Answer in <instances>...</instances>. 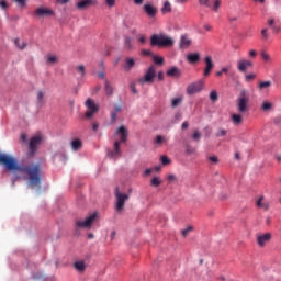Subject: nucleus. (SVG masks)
Listing matches in <instances>:
<instances>
[{
  "label": "nucleus",
  "mask_w": 281,
  "mask_h": 281,
  "mask_svg": "<svg viewBox=\"0 0 281 281\" xmlns=\"http://www.w3.org/2000/svg\"><path fill=\"white\" fill-rule=\"evenodd\" d=\"M70 146L74 153H78V150L82 149V140L80 138H75L71 140Z\"/></svg>",
  "instance_id": "aec40b11"
},
{
  "label": "nucleus",
  "mask_w": 281,
  "mask_h": 281,
  "mask_svg": "<svg viewBox=\"0 0 281 281\" xmlns=\"http://www.w3.org/2000/svg\"><path fill=\"white\" fill-rule=\"evenodd\" d=\"M218 8H221V0H215L213 4L214 12H218Z\"/></svg>",
  "instance_id": "3c124183"
},
{
  "label": "nucleus",
  "mask_w": 281,
  "mask_h": 281,
  "mask_svg": "<svg viewBox=\"0 0 281 281\" xmlns=\"http://www.w3.org/2000/svg\"><path fill=\"white\" fill-rule=\"evenodd\" d=\"M160 160L162 166H168V164H170V158H168V156H161Z\"/></svg>",
  "instance_id": "a18cd8bd"
},
{
  "label": "nucleus",
  "mask_w": 281,
  "mask_h": 281,
  "mask_svg": "<svg viewBox=\"0 0 281 281\" xmlns=\"http://www.w3.org/2000/svg\"><path fill=\"white\" fill-rule=\"evenodd\" d=\"M85 105L88 109L85 113V116L88 120H91V117H93V115H95V113L100 111V106H98V104H95V102L92 99H87Z\"/></svg>",
  "instance_id": "6e6552de"
},
{
  "label": "nucleus",
  "mask_w": 281,
  "mask_h": 281,
  "mask_svg": "<svg viewBox=\"0 0 281 281\" xmlns=\"http://www.w3.org/2000/svg\"><path fill=\"white\" fill-rule=\"evenodd\" d=\"M150 45L151 47H173L175 38L164 33L154 34L150 37Z\"/></svg>",
  "instance_id": "7ed1b4c3"
},
{
  "label": "nucleus",
  "mask_w": 281,
  "mask_h": 281,
  "mask_svg": "<svg viewBox=\"0 0 281 281\" xmlns=\"http://www.w3.org/2000/svg\"><path fill=\"white\" fill-rule=\"evenodd\" d=\"M156 77H157V79H158L159 82H164V80H165V75H164V71H162V70L158 71V74L156 75Z\"/></svg>",
  "instance_id": "8fccbe9b"
},
{
  "label": "nucleus",
  "mask_w": 281,
  "mask_h": 281,
  "mask_svg": "<svg viewBox=\"0 0 281 281\" xmlns=\"http://www.w3.org/2000/svg\"><path fill=\"white\" fill-rule=\"evenodd\" d=\"M183 103V97H177L175 99H171V109H177V106H180V104Z\"/></svg>",
  "instance_id": "bb28decb"
},
{
  "label": "nucleus",
  "mask_w": 281,
  "mask_h": 281,
  "mask_svg": "<svg viewBox=\"0 0 281 281\" xmlns=\"http://www.w3.org/2000/svg\"><path fill=\"white\" fill-rule=\"evenodd\" d=\"M47 63H49L50 65H54V63H58V57L55 55H50L47 57Z\"/></svg>",
  "instance_id": "58836bf2"
},
{
  "label": "nucleus",
  "mask_w": 281,
  "mask_h": 281,
  "mask_svg": "<svg viewBox=\"0 0 281 281\" xmlns=\"http://www.w3.org/2000/svg\"><path fill=\"white\" fill-rule=\"evenodd\" d=\"M91 5H98V0H81L77 2V10H89Z\"/></svg>",
  "instance_id": "4468645a"
},
{
  "label": "nucleus",
  "mask_w": 281,
  "mask_h": 281,
  "mask_svg": "<svg viewBox=\"0 0 281 281\" xmlns=\"http://www.w3.org/2000/svg\"><path fill=\"white\" fill-rule=\"evenodd\" d=\"M131 89L133 93L135 94L137 93V89L135 88L134 83L131 85Z\"/></svg>",
  "instance_id": "774afa93"
},
{
  "label": "nucleus",
  "mask_w": 281,
  "mask_h": 281,
  "mask_svg": "<svg viewBox=\"0 0 281 281\" xmlns=\"http://www.w3.org/2000/svg\"><path fill=\"white\" fill-rule=\"evenodd\" d=\"M203 87H205V82H203V80L192 82L187 87V94L194 95L196 93H201V91H203Z\"/></svg>",
  "instance_id": "1a4fd4ad"
},
{
  "label": "nucleus",
  "mask_w": 281,
  "mask_h": 281,
  "mask_svg": "<svg viewBox=\"0 0 281 281\" xmlns=\"http://www.w3.org/2000/svg\"><path fill=\"white\" fill-rule=\"evenodd\" d=\"M256 78V74H248L245 76L246 82H251Z\"/></svg>",
  "instance_id": "09e8293b"
},
{
  "label": "nucleus",
  "mask_w": 281,
  "mask_h": 281,
  "mask_svg": "<svg viewBox=\"0 0 281 281\" xmlns=\"http://www.w3.org/2000/svg\"><path fill=\"white\" fill-rule=\"evenodd\" d=\"M15 3H18L19 8H25L27 5V0H13Z\"/></svg>",
  "instance_id": "c03bdc74"
},
{
  "label": "nucleus",
  "mask_w": 281,
  "mask_h": 281,
  "mask_svg": "<svg viewBox=\"0 0 281 281\" xmlns=\"http://www.w3.org/2000/svg\"><path fill=\"white\" fill-rule=\"evenodd\" d=\"M261 58L265 63H271V56L265 50L261 52Z\"/></svg>",
  "instance_id": "c9c22d12"
},
{
  "label": "nucleus",
  "mask_w": 281,
  "mask_h": 281,
  "mask_svg": "<svg viewBox=\"0 0 281 281\" xmlns=\"http://www.w3.org/2000/svg\"><path fill=\"white\" fill-rule=\"evenodd\" d=\"M122 111V106L115 105L114 109L112 110L110 117H111V123L114 124L117 120V114Z\"/></svg>",
  "instance_id": "412c9836"
},
{
  "label": "nucleus",
  "mask_w": 281,
  "mask_h": 281,
  "mask_svg": "<svg viewBox=\"0 0 281 281\" xmlns=\"http://www.w3.org/2000/svg\"><path fill=\"white\" fill-rule=\"evenodd\" d=\"M115 135H120V140H115L113 150L108 153L109 158L114 160L122 157V148L120 147V144H126V142H128V130L125 126H120L115 131Z\"/></svg>",
  "instance_id": "f03ea898"
},
{
  "label": "nucleus",
  "mask_w": 281,
  "mask_h": 281,
  "mask_svg": "<svg viewBox=\"0 0 281 281\" xmlns=\"http://www.w3.org/2000/svg\"><path fill=\"white\" fill-rule=\"evenodd\" d=\"M142 54H143L144 56H150V55L153 54V52H150V50H148V49H143V50H142Z\"/></svg>",
  "instance_id": "052dcab7"
},
{
  "label": "nucleus",
  "mask_w": 281,
  "mask_h": 281,
  "mask_svg": "<svg viewBox=\"0 0 281 281\" xmlns=\"http://www.w3.org/2000/svg\"><path fill=\"white\" fill-rule=\"evenodd\" d=\"M95 218H98V213H93L85 221L76 220L74 225L75 231L78 233L80 229H91V225H93V221H95Z\"/></svg>",
  "instance_id": "39448f33"
},
{
  "label": "nucleus",
  "mask_w": 281,
  "mask_h": 281,
  "mask_svg": "<svg viewBox=\"0 0 281 281\" xmlns=\"http://www.w3.org/2000/svg\"><path fill=\"white\" fill-rule=\"evenodd\" d=\"M267 87H271V81H263L259 83V89H267Z\"/></svg>",
  "instance_id": "de8ad7c7"
},
{
  "label": "nucleus",
  "mask_w": 281,
  "mask_h": 281,
  "mask_svg": "<svg viewBox=\"0 0 281 281\" xmlns=\"http://www.w3.org/2000/svg\"><path fill=\"white\" fill-rule=\"evenodd\" d=\"M0 164H2L9 172L18 171L22 175H26L24 176V180L26 181L27 188L36 190V192H41V188L43 186V168H41V164L22 166L19 165L16 158L1 153Z\"/></svg>",
  "instance_id": "f257e3e1"
},
{
  "label": "nucleus",
  "mask_w": 281,
  "mask_h": 281,
  "mask_svg": "<svg viewBox=\"0 0 281 281\" xmlns=\"http://www.w3.org/2000/svg\"><path fill=\"white\" fill-rule=\"evenodd\" d=\"M262 111H271L273 109V104L271 102L265 101L261 105Z\"/></svg>",
  "instance_id": "473e14b6"
},
{
  "label": "nucleus",
  "mask_w": 281,
  "mask_h": 281,
  "mask_svg": "<svg viewBox=\"0 0 281 281\" xmlns=\"http://www.w3.org/2000/svg\"><path fill=\"white\" fill-rule=\"evenodd\" d=\"M199 3L204 8H212V3L210 2V0H199Z\"/></svg>",
  "instance_id": "ea45409f"
},
{
  "label": "nucleus",
  "mask_w": 281,
  "mask_h": 281,
  "mask_svg": "<svg viewBox=\"0 0 281 281\" xmlns=\"http://www.w3.org/2000/svg\"><path fill=\"white\" fill-rule=\"evenodd\" d=\"M262 199H265V198H263V196H260V198L257 200V207H265V210H269V206H268V205L262 204Z\"/></svg>",
  "instance_id": "79ce46f5"
},
{
  "label": "nucleus",
  "mask_w": 281,
  "mask_h": 281,
  "mask_svg": "<svg viewBox=\"0 0 281 281\" xmlns=\"http://www.w3.org/2000/svg\"><path fill=\"white\" fill-rule=\"evenodd\" d=\"M225 135H227V131H225V130H220L217 132V137H225Z\"/></svg>",
  "instance_id": "5fc2aeb1"
},
{
  "label": "nucleus",
  "mask_w": 281,
  "mask_h": 281,
  "mask_svg": "<svg viewBox=\"0 0 281 281\" xmlns=\"http://www.w3.org/2000/svg\"><path fill=\"white\" fill-rule=\"evenodd\" d=\"M210 100H212V102H216V100H218V92H216V90L211 91Z\"/></svg>",
  "instance_id": "4c0bfd02"
},
{
  "label": "nucleus",
  "mask_w": 281,
  "mask_h": 281,
  "mask_svg": "<svg viewBox=\"0 0 281 281\" xmlns=\"http://www.w3.org/2000/svg\"><path fill=\"white\" fill-rule=\"evenodd\" d=\"M227 71H229V69L227 67H223L221 70L216 72V76L221 77L223 76V74H227Z\"/></svg>",
  "instance_id": "603ef678"
},
{
  "label": "nucleus",
  "mask_w": 281,
  "mask_h": 281,
  "mask_svg": "<svg viewBox=\"0 0 281 281\" xmlns=\"http://www.w3.org/2000/svg\"><path fill=\"white\" fill-rule=\"evenodd\" d=\"M273 122H274L276 124H280V123H281V116L274 117V119H273Z\"/></svg>",
  "instance_id": "338daca9"
},
{
  "label": "nucleus",
  "mask_w": 281,
  "mask_h": 281,
  "mask_svg": "<svg viewBox=\"0 0 281 281\" xmlns=\"http://www.w3.org/2000/svg\"><path fill=\"white\" fill-rule=\"evenodd\" d=\"M168 181H177V176H175V175H169V176H168Z\"/></svg>",
  "instance_id": "e2e57ef3"
},
{
  "label": "nucleus",
  "mask_w": 281,
  "mask_h": 281,
  "mask_svg": "<svg viewBox=\"0 0 281 281\" xmlns=\"http://www.w3.org/2000/svg\"><path fill=\"white\" fill-rule=\"evenodd\" d=\"M237 110L239 113H247L249 111V91L246 89L240 90L237 98Z\"/></svg>",
  "instance_id": "20e7f679"
},
{
  "label": "nucleus",
  "mask_w": 281,
  "mask_h": 281,
  "mask_svg": "<svg viewBox=\"0 0 281 281\" xmlns=\"http://www.w3.org/2000/svg\"><path fill=\"white\" fill-rule=\"evenodd\" d=\"M268 25L272 30L273 34H278V32H280V26L276 24V19L268 20Z\"/></svg>",
  "instance_id": "b1692460"
},
{
  "label": "nucleus",
  "mask_w": 281,
  "mask_h": 281,
  "mask_svg": "<svg viewBox=\"0 0 281 281\" xmlns=\"http://www.w3.org/2000/svg\"><path fill=\"white\" fill-rule=\"evenodd\" d=\"M0 7H2L3 10H7V8H8V1H5V0H0Z\"/></svg>",
  "instance_id": "4d7b16f0"
},
{
  "label": "nucleus",
  "mask_w": 281,
  "mask_h": 281,
  "mask_svg": "<svg viewBox=\"0 0 281 281\" xmlns=\"http://www.w3.org/2000/svg\"><path fill=\"white\" fill-rule=\"evenodd\" d=\"M254 68V61L249 59H239L237 61V71L240 74H247V69Z\"/></svg>",
  "instance_id": "9d476101"
},
{
  "label": "nucleus",
  "mask_w": 281,
  "mask_h": 281,
  "mask_svg": "<svg viewBox=\"0 0 281 281\" xmlns=\"http://www.w3.org/2000/svg\"><path fill=\"white\" fill-rule=\"evenodd\" d=\"M249 56L250 58H256V56H258V53L256 50H250Z\"/></svg>",
  "instance_id": "680f3d73"
},
{
  "label": "nucleus",
  "mask_w": 281,
  "mask_h": 281,
  "mask_svg": "<svg viewBox=\"0 0 281 281\" xmlns=\"http://www.w3.org/2000/svg\"><path fill=\"white\" fill-rule=\"evenodd\" d=\"M54 14H55L54 10L47 9V8H43V7L37 8L35 10V15L40 16V19H43L45 16H54Z\"/></svg>",
  "instance_id": "2eb2a0df"
},
{
  "label": "nucleus",
  "mask_w": 281,
  "mask_h": 281,
  "mask_svg": "<svg viewBox=\"0 0 281 281\" xmlns=\"http://www.w3.org/2000/svg\"><path fill=\"white\" fill-rule=\"evenodd\" d=\"M162 142H166V137H164L161 135H157L155 140H154V144H157L158 146H161Z\"/></svg>",
  "instance_id": "e433bc0d"
},
{
  "label": "nucleus",
  "mask_w": 281,
  "mask_h": 281,
  "mask_svg": "<svg viewBox=\"0 0 281 281\" xmlns=\"http://www.w3.org/2000/svg\"><path fill=\"white\" fill-rule=\"evenodd\" d=\"M41 144L40 136H33L29 144L30 155H35L36 150H38V145Z\"/></svg>",
  "instance_id": "ddd939ff"
},
{
  "label": "nucleus",
  "mask_w": 281,
  "mask_h": 281,
  "mask_svg": "<svg viewBox=\"0 0 281 281\" xmlns=\"http://www.w3.org/2000/svg\"><path fill=\"white\" fill-rule=\"evenodd\" d=\"M19 179H21V176H14L12 179V186H14V183L19 181Z\"/></svg>",
  "instance_id": "69168bd1"
},
{
  "label": "nucleus",
  "mask_w": 281,
  "mask_h": 281,
  "mask_svg": "<svg viewBox=\"0 0 281 281\" xmlns=\"http://www.w3.org/2000/svg\"><path fill=\"white\" fill-rule=\"evenodd\" d=\"M166 74L169 78H181V69L177 66L169 68Z\"/></svg>",
  "instance_id": "dca6fc26"
},
{
  "label": "nucleus",
  "mask_w": 281,
  "mask_h": 281,
  "mask_svg": "<svg viewBox=\"0 0 281 281\" xmlns=\"http://www.w3.org/2000/svg\"><path fill=\"white\" fill-rule=\"evenodd\" d=\"M204 63H205V67H204L203 76L204 78H207V76H210V74H212L214 69V60L212 59V56H206L204 58Z\"/></svg>",
  "instance_id": "9b49d317"
},
{
  "label": "nucleus",
  "mask_w": 281,
  "mask_h": 281,
  "mask_svg": "<svg viewBox=\"0 0 281 281\" xmlns=\"http://www.w3.org/2000/svg\"><path fill=\"white\" fill-rule=\"evenodd\" d=\"M209 161H212V164H218V157L211 156V157H209Z\"/></svg>",
  "instance_id": "6e6d98bb"
},
{
  "label": "nucleus",
  "mask_w": 281,
  "mask_h": 281,
  "mask_svg": "<svg viewBox=\"0 0 281 281\" xmlns=\"http://www.w3.org/2000/svg\"><path fill=\"white\" fill-rule=\"evenodd\" d=\"M153 60H154L155 65H159V66L164 65V57H161V56L155 55L153 57Z\"/></svg>",
  "instance_id": "f704fd0d"
},
{
  "label": "nucleus",
  "mask_w": 281,
  "mask_h": 281,
  "mask_svg": "<svg viewBox=\"0 0 281 281\" xmlns=\"http://www.w3.org/2000/svg\"><path fill=\"white\" fill-rule=\"evenodd\" d=\"M105 3L109 8H113V5H115V0H105Z\"/></svg>",
  "instance_id": "13d9d810"
},
{
  "label": "nucleus",
  "mask_w": 281,
  "mask_h": 281,
  "mask_svg": "<svg viewBox=\"0 0 281 281\" xmlns=\"http://www.w3.org/2000/svg\"><path fill=\"white\" fill-rule=\"evenodd\" d=\"M150 184L154 186V188H158V186H161V179H159V177H154Z\"/></svg>",
  "instance_id": "72a5a7b5"
},
{
  "label": "nucleus",
  "mask_w": 281,
  "mask_h": 281,
  "mask_svg": "<svg viewBox=\"0 0 281 281\" xmlns=\"http://www.w3.org/2000/svg\"><path fill=\"white\" fill-rule=\"evenodd\" d=\"M271 240V234L267 233L257 237V243L259 247H265L266 243Z\"/></svg>",
  "instance_id": "a211bd4d"
},
{
  "label": "nucleus",
  "mask_w": 281,
  "mask_h": 281,
  "mask_svg": "<svg viewBox=\"0 0 281 281\" xmlns=\"http://www.w3.org/2000/svg\"><path fill=\"white\" fill-rule=\"evenodd\" d=\"M37 104H40V106H43V104H45V90L37 91Z\"/></svg>",
  "instance_id": "a878e982"
},
{
  "label": "nucleus",
  "mask_w": 281,
  "mask_h": 281,
  "mask_svg": "<svg viewBox=\"0 0 281 281\" xmlns=\"http://www.w3.org/2000/svg\"><path fill=\"white\" fill-rule=\"evenodd\" d=\"M114 195L116 199L115 210H116V212H122L124 210V205H126V201H128V199H130V195L126 193L120 192L119 187L115 188Z\"/></svg>",
  "instance_id": "423d86ee"
},
{
  "label": "nucleus",
  "mask_w": 281,
  "mask_h": 281,
  "mask_svg": "<svg viewBox=\"0 0 281 281\" xmlns=\"http://www.w3.org/2000/svg\"><path fill=\"white\" fill-rule=\"evenodd\" d=\"M189 126H190V123H188V121H184L181 125V128H182V131H187V128H189Z\"/></svg>",
  "instance_id": "bf43d9fd"
},
{
  "label": "nucleus",
  "mask_w": 281,
  "mask_h": 281,
  "mask_svg": "<svg viewBox=\"0 0 281 281\" xmlns=\"http://www.w3.org/2000/svg\"><path fill=\"white\" fill-rule=\"evenodd\" d=\"M138 41H139V43H142L143 45H145V43H146V36L142 35Z\"/></svg>",
  "instance_id": "0e129e2a"
},
{
  "label": "nucleus",
  "mask_w": 281,
  "mask_h": 281,
  "mask_svg": "<svg viewBox=\"0 0 281 281\" xmlns=\"http://www.w3.org/2000/svg\"><path fill=\"white\" fill-rule=\"evenodd\" d=\"M261 36H262L263 41H269V29H263L261 31Z\"/></svg>",
  "instance_id": "a19ab883"
},
{
  "label": "nucleus",
  "mask_w": 281,
  "mask_h": 281,
  "mask_svg": "<svg viewBox=\"0 0 281 281\" xmlns=\"http://www.w3.org/2000/svg\"><path fill=\"white\" fill-rule=\"evenodd\" d=\"M192 45V40L188 38V35H181L180 37V49H188Z\"/></svg>",
  "instance_id": "f3484780"
},
{
  "label": "nucleus",
  "mask_w": 281,
  "mask_h": 281,
  "mask_svg": "<svg viewBox=\"0 0 281 281\" xmlns=\"http://www.w3.org/2000/svg\"><path fill=\"white\" fill-rule=\"evenodd\" d=\"M168 12H172V5L170 4L169 1H166L161 8V13L168 14Z\"/></svg>",
  "instance_id": "c85d7f7f"
},
{
  "label": "nucleus",
  "mask_w": 281,
  "mask_h": 281,
  "mask_svg": "<svg viewBox=\"0 0 281 281\" xmlns=\"http://www.w3.org/2000/svg\"><path fill=\"white\" fill-rule=\"evenodd\" d=\"M231 120L234 126H240L243 124V114H232Z\"/></svg>",
  "instance_id": "4be33fe9"
},
{
  "label": "nucleus",
  "mask_w": 281,
  "mask_h": 281,
  "mask_svg": "<svg viewBox=\"0 0 281 281\" xmlns=\"http://www.w3.org/2000/svg\"><path fill=\"white\" fill-rule=\"evenodd\" d=\"M192 232V226H188L187 228L182 229V236H187Z\"/></svg>",
  "instance_id": "864d4df0"
},
{
  "label": "nucleus",
  "mask_w": 281,
  "mask_h": 281,
  "mask_svg": "<svg viewBox=\"0 0 281 281\" xmlns=\"http://www.w3.org/2000/svg\"><path fill=\"white\" fill-rule=\"evenodd\" d=\"M74 267H75V269H76L77 271H85V268H86L85 261H76V262L74 263Z\"/></svg>",
  "instance_id": "2f4dec72"
},
{
  "label": "nucleus",
  "mask_w": 281,
  "mask_h": 281,
  "mask_svg": "<svg viewBox=\"0 0 281 281\" xmlns=\"http://www.w3.org/2000/svg\"><path fill=\"white\" fill-rule=\"evenodd\" d=\"M124 49H126L127 52H130V49H133V38L131 36H125Z\"/></svg>",
  "instance_id": "393cba45"
},
{
  "label": "nucleus",
  "mask_w": 281,
  "mask_h": 281,
  "mask_svg": "<svg viewBox=\"0 0 281 281\" xmlns=\"http://www.w3.org/2000/svg\"><path fill=\"white\" fill-rule=\"evenodd\" d=\"M192 139H193L194 142H201V134H200L199 131H195V132L193 133Z\"/></svg>",
  "instance_id": "37998d69"
},
{
  "label": "nucleus",
  "mask_w": 281,
  "mask_h": 281,
  "mask_svg": "<svg viewBox=\"0 0 281 281\" xmlns=\"http://www.w3.org/2000/svg\"><path fill=\"white\" fill-rule=\"evenodd\" d=\"M104 91L106 95H113V86L109 82V80L105 81Z\"/></svg>",
  "instance_id": "c756f323"
},
{
  "label": "nucleus",
  "mask_w": 281,
  "mask_h": 281,
  "mask_svg": "<svg viewBox=\"0 0 281 281\" xmlns=\"http://www.w3.org/2000/svg\"><path fill=\"white\" fill-rule=\"evenodd\" d=\"M187 60L191 65H195V63H199L201 60V54H199V53H191V54L187 55Z\"/></svg>",
  "instance_id": "6ab92c4d"
},
{
  "label": "nucleus",
  "mask_w": 281,
  "mask_h": 281,
  "mask_svg": "<svg viewBox=\"0 0 281 281\" xmlns=\"http://www.w3.org/2000/svg\"><path fill=\"white\" fill-rule=\"evenodd\" d=\"M123 67L126 71H131V69H133V67H135V59L126 57L125 64Z\"/></svg>",
  "instance_id": "5701e85b"
},
{
  "label": "nucleus",
  "mask_w": 281,
  "mask_h": 281,
  "mask_svg": "<svg viewBox=\"0 0 281 281\" xmlns=\"http://www.w3.org/2000/svg\"><path fill=\"white\" fill-rule=\"evenodd\" d=\"M14 43H15L18 49L23 50V49H25V47H27V42L21 41L20 38H15Z\"/></svg>",
  "instance_id": "cd10ccee"
},
{
  "label": "nucleus",
  "mask_w": 281,
  "mask_h": 281,
  "mask_svg": "<svg viewBox=\"0 0 281 281\" xmlns=\"http://www.w3.org/2000/svg\"><path fill=\"white\" fill-rule=\"evenodd\" d=\"M186 153H187V155H194L195 149L192 146L187 145L186 146Z\"/></svg>",
  "instance_id": "49530a36"
},
{
  "label": "nucleus",
  "mask_w": 281,
  "mask_h": 281,
  "mask_svg": "<svg viewBox=\"0 0 281 281\" xmlns=\"http://www.w3.org/2000/svg\"><path fill=\"white\" fill-rule=\"evenodd\" d=\"M75 70L77 71V74H79L80 78H82L87 74L83 65L75 67Z\"/></svg>",
  "instance_id": "7c9ffc66"
},
{
  "label": "nucleus",
  "mask_w": 281,
  "mask_h": 281,
  "mask_svg": "<svg viewBox=\"0 0 281 281\" xmlns=\"http://www.w3.org/2000/svg\"><path fill=\"white\" fill-rule=\"evenodd\" d=\"M143 11L145 12V14H147V16H149V19H155L157 16V7L150 4V3H146L143 5Z\"/></svg>",
  "instance_id": "f8f14e48"
},
{
  "label": "nucleus",
  "mask_w": 281,
  "mask_h": 281,
  "mask_svg": "<svg viewBox=\"0 0 281 281\" xmlns=\"http://www.w3.org/2000/svg\"><path fill=\"white\" fill-rule=\"evenodd\" d=\"M157 78V67L151 65L145 72V75L139 79L140 85H153Z\"/></svg>",
  "instance_id": "0eeeda50"
}]
</instances>
